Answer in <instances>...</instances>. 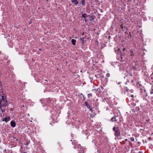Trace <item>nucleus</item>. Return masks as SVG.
Masks as SVG:
<instances>
[{
  "mask_svg": "<svg viewBox=\"0 0 153 153\" xmlns=\"http://www.w3.org/2000/svg\"><path fill=\"white\" fill-rule=\"evenodd\" d=\"M5 95L0 94V113L1 111L2 113L4 112V111L2 109L1 106H6L8 105L7 100H6ZM2 113H1L2 115Z\"/></svg>",
  "mask_w": 153,
  "mask_h": 153,
  "instance_id": "1",
  "label": "nucleus"
},
{
  "mask_svg": "<svg viewBox=\"0 0 153 153\" xmlns=\"http://www.w3.org/2000/svg\"><path fill=\"white\" fill-rule=\"evenodd\" d=\"M73 145H74V148L76 149L78 152L79 153H84V149L80 144H78L76 140H74L72 142Z\"/></svg>",
  "mask_w": 153,
  "mask_h": 153,
  "instance_id": "2",
  "label": "nucleus"
},
{
  "mask_svg": "<svg viewBox=\"0 0 153 153\" xmlns=\"http://www.w3.org/2000/svg\"><path fill=\"white\" fill-rule=\"evenodd\" d=\"M113 130L115 132L114 135L116 137H118L120 136V133L118 127H114L113 128Z\"/></svg>",
  "mask_w": 153,
  "mask_h": 153,
  "instance_id": "3",
  "label": "nucleus"
},
{
  "mask_svg": "<svg viewBox=\"0 0 153 153\" xmlns=\"http://www.w3.org/2000/svg\"><path fill=\"white\" fill-rule=\"evenodd\" d=\"M126 59L125 56L122 54L120 55V57L119 58V60L121 62H123Z\"/></svg>",
  "mask_w": 153,
  "mask_h": 153,
  "instance_id": "4",
  "label": "nucleus"
},
{
  "mask_svg": "<svg viewBox=\"0 0 153 153\" xmlns=\"http://www.w3.org/2000/svg\"><path fill=\"white\" fill-rule=\"evenodd\" d=\"M10 117L8 116L2 119V120L3 121H5L6 122H7L10 121Z\"/></svg>",
  "mask_w": 153,
  "mask_h": 153,
  "instance_id": "5",
  "label": "nucleus"
},
{
  "mask_svg": "<svg viewBox=\"0 0 153 153\" xmlns=\"http://www.w3.org/2000/svg\"><path fill=\"white\" fill-rule=\"evenodd\" d=\"M85 106H86L87 108H88L89 109L90 111H92V109L91 108L90 105L88 104V103L87 102H85Z\"/></svg>",
  "mask_w": 153,
  "mask_h": 153,
  "instance_id": "6",
  "label": "nucleus"
},
{
  "mask_svg": "<svg viewBox=\"0 0 153 153\" xmlns=\"http://www.w3.org/2000/svg\"><path fill=\"white\" fill-rule=\"evenodd\" d=\"M124 90L125 91L124 92L123 91L122 93L123 94H125L126 92L125 91H126V92H128L129 91L131 93H132L133 92V90L132 89L130 90H129L128 88L127 87L125 88H124Z\"/></svg>",
  "mask_w": 153,
  "mask_h": 153,
  "instance_id": "7",
  "label": "nucleus"
},
{
  "mask_svg": "<svg viewBox=\"0 0 153 153\" xmlns=\"http://www.w3.org/2000/svg\"><path fill=\"white\" fill-rule=\"evenodd\" d=\"M10 124L11 126L12 127L14 128L16 126V123L14 121H11L10 122Z\"/></svg>",
  "mask_w": 153,
  "mask_h": 153,
  "instance_id": "8",
  "label": "nucleus"
},
{
  "mask_svg": "<svg viewBox=\"0 0 153 153\" xmlns=\"http://www.w3.org/2000/svg\"><path fill=\"white\" fill-rule=\"evenodd\" d=\"M120 27L123 31H124L127 29V28L125 26H123L122 24L120 25Z\"/></svg>",
  "mask_w": 153,
  "mask_h": 153,
  "instance_id": "9",
  "label": "nucleus"
},
{
  "mask_svg": "<svg viewBox=\"0 0 153 153\" xmlns=\"http://www.w3.org/2000/svg\"><path fill=\"white\" fill-rule=\"evenodd\" d=\"M143 96H145V97H146V98H144V100H145L146 101V104H148L149 103V101L148 100L147 98H146V97L147 96V94L146 93V94H145V95H144Z\"/></svg>",
  "mask_w": 153,
  "mask_h": 153,
  "instance_id": "10",
  "label": "nucleus"
},
{
  "mask_svg": "<svg viewBox=\"0 0 153 153\" xmlns=\"http://www.w3.org/2000/svg\"><path fill=\"white\" fill-rule=\"evenodd\" d=\"M71 2L74 3L76 5H77L79 3L77 0H71Z\"/></svg>",
  "mask_w": 153,
  "mask_h": 153,
  "instance_id": "11",
  "label": "nucleus"
},
{
  "mask_svg": "<svg viewBox=\"0 0 153 153\" xmlns=\"http://www.w3.org/2000/svg\"><path fill=\"white\" fill-rule=\"evenodd\" d=\"M117 117V116H114L111 118L110 120L112 121V122H115V121H117V120L116 119V118Z\"/></svg>",
  "mask_w": 153,
  "mask_h": 153,
  "instance_id": "12",
  "label": "nucleus"
},
{
  "mask_svg": "<svg viewBox=\"0 0 153 153\" xmlns=\"http://www.w3.org/2000/svg\"><path fill=\"white\" fill-rule=\"evenodd\" d=\"M128 96L129 97V98L130 99V100H133V98L134 97V95H130V94H128Z\"/></svg>",
  "mask_w": 153,
  "mask_h": 153,
  "instance_id": "13",
  "label": "nucleus"
},
{
  "mask_svg": "<svg viewBox=\"0 0 153 153\" xmlns=\"http://www.w3.org/2000/svg\"><path fill=\"white\" fill-rule=\"evenodd\" d=\"M71 43L73 45H75L76 43V40L74 39H72L71 41Z\"/></svg>",
  "mask_w": 153,
  "mask_h": 153,
  "instance_id": "14",
  "label": "nucleus"
},
{
  "mask_svg": "<svg viewBox=\"0 0 153 153\" xmlns=\"http://www.w3.org/2000/svg\"><path fill=\"white\" fill-rule=\"evenodd\" d=\"M79 40H80V42H81L82 44H83L84 43V38H80L79 39Z\"/></svg>",
  "mask_w": 153,
  "mask_h": 153,
  "instance_id": "15",
  "label": "nucleus"
},
{
  "mask_svg": "<svg viewBox=\"0 0 153 153\" xmlns=\"http://www.w3.org/2000/svg\"><path fill=\"white\" fill-rule=\"evenodd\" d=\"M86 15H87V14L86 13H83L82 15V18H85L86 17Z\"/></svg>",
  "mask_w": 153,
  "mask_h": 153,
  "instance_id": "16",
  "label": "nucleus"
},
{
  "mask_svg": "<svg viewBox=\"0 0 153 153\" xmlns=\"http://www.w3.org/2000/svg\"><path fill=\"white\" fill-rule=\"evenodd\" d=\"M152 79V82L153 81V77L152 76H150L149 77V79Z\"/></svg>",
  "mask_w": 153,
  "mask_h": 153,
  "instance_id": "17",
  "label": "nucleus"
},
{
  "mask_svg": "<svg viewBox=\"0 0 153 153\" xmlns=\"http://www.w3.org/2000/svg\"><path fill=\"white\" fill-rule=\"evenodd\" d=\"M82 4L83 5H85V1L84 0H82L81 1Z\"/></svg>",
  "mask_w": 153,
  "mask_h": 153,
  "instance_id": "18",
  "label": "nucleus"
},
{
  "mask_svg": "<svg viewBox=\"0 0 153 153\" xmlns=\"http://www.w3.org/2000/svg\"><path fill=\"white\" fill-rule=\"evenodd\" d=\"M130 140L132 141H134V139L133 137H131L130 138Z\"/></svg>",
  "mask_w": 153,
  "mask_h": 153,
  "instance_id": "19",
  "label": "nucleus"
},
{
  "mask_svg": "<svg viewBox=\"0 0 153 153\" xmlns=\"http://www.w3.org/2000/svg\"><path fill=\"white\" fill-rule=\"evenodd\" d=\"M132 76L133 75L131 73H129V74L128 75H126V76Z\"/></svg>",
  "mask_w": 153,
  "mask_h": 153,
  "instance_id": "20",
  "label": "nucleus"
},
{
  "mask_svg": "<svg viewBox=\"0 0 153 153\" xmlns=\"http://www.w3.org/2000/svg\"><path fill=\"white\" fill-rule=\"evenodd\" d=\"M88 97H90L92 96L91 94H88Z\"/></svg>",
  "mask_w": 153,
  "mask_h": 153,
  "instance_id": "21",
  "label": "nucleus"
},
{
  "mask_svg": "<svg viewBox=\"0 0 153 153\" xmlns=\"http://www.w3.org/2000/svg\"><path fill=\"white\" fill-rule=\"evenodd\" d=\"M133 69H134L135 70L137 69V68L135 66H133L132 67Z\"/></svg>",
  "mask_w": 153,
  "mask_h": 153,
  "instance_id": "22",
  "label": "nucleus"
},
{
  "mask_svg": "<svg viewBox=\"0 0 153 153\" xmlns=\"http://www.w3.org/2000/svg\"><path fill=\"white\" fill-rule=\"evenodd\" d=\"M131 32H130L129 33V36H128V37L129 38H131Z\"/></svg>",
  "mask_w": 153,
  "mask_h": 153,
  "instance_id": "23",
  "label": "nucleus"
},
{
  "mask_svg": "<svg viewBox=\"0 0 153 153\" xmlns=\"http://www.w3.org/2000/svg\"><path fill=\"white\" fill-rule=\"evenodd\" d=\"M137 85V87H140L141 86V84H140L138 83Z\"/></svg>",
  "mask_w": 153,
  "mask_h": 153,
  "instance_id": "24",
  "label": "nucleus"
},
{
  "mask_svg": "<svg viewBox=\"0 0 153 153\" xmlns=\"http://www.w3.org/2000/svg\"><path fill=\"white\" fill-rule=\"evenodd\" d=\"M151 94H152L153 93V89H152V91L150 92Z\"/></svg>",
  "mask_w": 153,
  "mask_h": 153,
  "instance_id": "25",
  "label": "nucleus"
},
{
  "mask_svg": "<svg viewBox=\"0 0 153 153\" xmlns=\"http://www.w3.org/2000/svg\"><path fill=\"white\" fill-rule=\"evenodd\" d=\"M126 49V48H124L123 49V51H125Z\"/></svg>",
  "mask_w": 153,
  "mask_h": 153,
  "instance_id": "26",
  "label": "nucleus"
},
{
  "mask_svg": "<svg viewBox=\"0 0 153 153\" xmlns=\"http://www.w3.org/2000/svg\"><path fill=\"white\" fill-rule=\"evenodd\" d=\"M138 153H143V152L142 151H140Z\"/></svg>",
  "mask_w": 153,
  "mask_h": 153,
  "instance_id": "27",
  "label": "nucleus"
},
{
  "mask_svg": "<svg viewBox=\"0 0 153 153\" xmlns=\"http://www.w3.org/2000/svg\"><path fill=\"white\" fill-rule=\"evenodd\" d=\"M134 55V54H131V56H133Z\"/></svg>",
  "mask_w": 153,
  "mask_h": 153,
  "instance_id": "28",
  "label": "nucleus"
},
{
  "mask_svg": "<svg viewBox=\"0 0 153 153\" xmlns=\"http://www.w3.org/2000/svg\"><path fill=\"white\" fill-rule=\"evenodd\" d=\"M27 115L28 116H30L29 114H28Z\"/></svg>",
  "mask_w": 153,
  "mask_h": 153,
  "instance_id": "29",
  "label": "nucleus"
},
{
  "mask_svg": "<svg viewBox=\"0 0 153 153\" xmlns=\"http://www.w3.org/2000/svg\"><path fill=\"white\" fill-rule=\"evenodd\" d=\"M117 52V51H115L116 53H117V54L118 53V52Z\"/></svg>",
  "mask_w": 153,
  "mask_h": 153,
  "instance_id": "30",
  "label": "nucleus"
},
{
  "mask_svg": "<svg viewBox=\"0 0 153 153\" xmlns=\"http://www.w3.org/2000/svg\"><path fill=\"white\" fill-rule=\"evenodd\" d=\"M149 82L150 83V84H151L152 83V82Z\"/></svg>",
  "mask_w": 153,
  "mask_h": 153,
  "instance_id": "31",
  "label": "nucleus"
},
{
  "mask_svg": "<svg viewBox=\"0 0 153 153\" xmlns=\"http://www.w3.org/2000/svg\"><path fill=\"white\" fill-rule=\"evenodd\" d=\"M85 22H86L87 21V20H86V19H85Z\"/></svg>",
  "mask_w": 153,
  "mask_h": 153,
  "instance_id": "32",
  "label": "nucleus"
},
{
  "mask_svg": "<svg viewBox=\"0 0 153 153\" xmlns=\"http://www.w3.org/2000/svg\"><path fill=\"white\" fill-rule=\"evenodd\" d=\"M125 33H127V32L126 31L125 32Z\"/></svg>",
  "mask_w": 153,
  "mask_h": 153,
  "instance_id": "33",
  "label": "nucleus"
},
{
  "mask_svg": "<svg viewBox=\"0 0 153 153\" xmlns=\"http://www.w3.org/2000/svg\"><path fill=\"white\" fill-rule=\"evenodd\" d=\"M26 145H28V143H27V144H26Z\"/></svg>",
  "mask_w": 153,
  "mask_h": 153,
  "instance_id": "34",
  "label": "nucleus"
},
{
  "mask_svg": "<svg viewBox=\"0 0 153 153\" xmlns=\"http://www.w3.org/2000/svg\"><path fill=\"white\" fill-rule=\"evenodd\" d=\"M118 51H119V50H120V49H119H119H118Z\"/></svg>",
  "mask_w": 153,
  "mask_h": 153,
  "instance_id": "35",
  "label": "nucleus"
},
{
  "mask_svg": "<svg viewBox=\"0 0 153 153\" xmlns=\"http://www.w3.org/2000/svg\"><path fill=\"white\" fill-rule=\"evenodd\" d=\"M46 105H49L48 104H47Z\"/></svg>",
  "mask_w": 153,
  "mask_h": 153,
  "instance_id": "36",
  "label": "nucleus"
},
{
  "mask_svg": "<svg viewBox=\"0 0 153 153\" xmlns=\"http://www.w3.org/2000/svg\"><path fill=\"white\" fill-rule=\"evenodd\" d=\"M46 1L47 2H48V0H46Z\"/></svg>",
  "mask_w": 153,
  "mask_h": 153,
  "instance_id": "37",
  "label": "nucleus"
},
{
  "mask_svg": "<svg viewBox=\"0 0 153 153\" xmlns=\"http://www.w3.org/2000/svg\"><path fill=\"white\" fill-rule=\"evenodd\" d=\"M83 34H84V33H82V35H83Z\"/></svg>",
  "mask_w": 153,
  "mask_h": 153,
  "instance_id": "38",
  "label": "nucleus"
},
{
  "mask_svg": "<svg viewBox=\"0 0 153 153\" xmlns=\"http://www.w3.org/2000/svg\"><path fill=\"white\" fill-rule=\"evenodd\" d=\"M24 153H25V152H24Z\"/></svg>",
  "mask_w": 153,
  "mask_h": 153,
  "instance_id": "39",
  "label": "nucleus"
}]
</instances>
